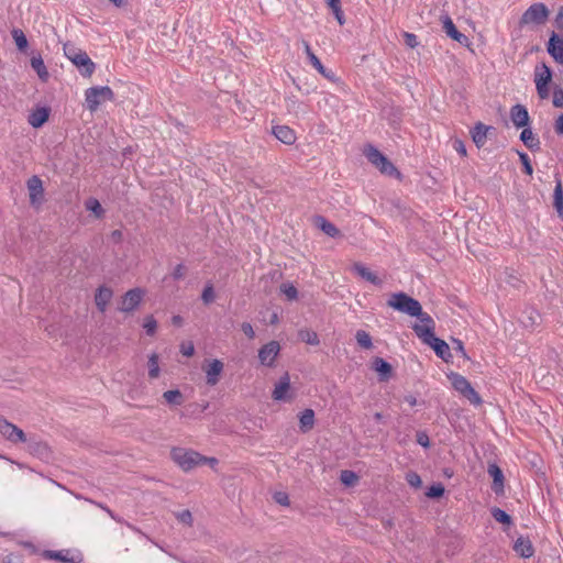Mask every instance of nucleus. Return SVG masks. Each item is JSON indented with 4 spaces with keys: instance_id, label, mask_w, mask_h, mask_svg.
<instances>
[{
    "instance_id": "nucleus-1",
    "label": "nucleus",
    "mask_w": 563,
    "mask_h": 563,
    "mask_svg": "<svg viewBox=\"0 0 563 563\" xmlns=\"http://www.w3.org/2000/svg\"><path fill=\"white\" fill-rule=\"evenodd\" d=\"M64 54L78 68L82 76L90 77L95 71V63L90 59L88 54L73 44L64 45Z\"/></svg>"
},
{
    "instance_id": "nucleus-2",
    "label": "nucleus",
    "mask_w": 563,
    "mask_h": 563,
    "mask_svg": "<svg viewBox=\"0 0 563 563\" xmlns=\"http://www.w3.org/2000/svg\"><path fill=\"white\" fill-rule=\"evenodd\" d=\"M388 306L393 309L400 311L402 313L409 314L411 317L420 316L422 312V307L418 300L412 297H409L405 292H395L388 299Z\"/></svg>"
},
{
    "instance_id": "nucleus-3",
    "label": "nucleus",
    "mask_w": 563,
    "mask_h": 563,
    "mask_svg": "<svg viewBox=\"0 0 563 563\" xmlns=\"http://www.w3.org/2000/svg\"><path fill=\"white\" fill-rule=\"evenodd\" d=\"M114 93L108 86L91 87L85 92L87 108L95 112L106 101L113 100Z\"/></svg>"
},
{
    "instance_id": "nucleus-4",
    "label": "nucleus",
    "mask_w": 563,
    "mask_h": 563,
    "mask_svg": "<svg viewBox=\"0 0 563 563\" xmlns=\"http://www.w3.org/2000/svg\"><path fill=\"white\" fill-rule=\"evenodd\" d=\"M172 459L184 471H190L201 465L202 455L196 451L177 448L172 451Z\"/></svg>"
},
{
    "instance_id": "nucleus-5",
    "label": "nucleus",
    "mask_w": 563,
    "mask_h": 563,
    "mask_svg": "<svg viewBox=\"0 0 563 563\" xmlns=\"http://www.w3.org/2000/svg\"><path fill=\"white\" fill-rule=\"evenodd\" d=\"M449 378L453 388L463 397H465L471 404L475 406L482 404V398L464 376L456 373H452L449 376Z\"/></svg>"
},
{
    "instance_id": "nucleus-6",
    "label": "nucleus",
    "mask_w": 563,
    "mask_h": 563,
    "mask_svg": "<svg viewBox=\"0 0 563 563\" xmlns=\"http://www.w3.org/2000/svg\"><path fill=\"white\" fill-rule=\"evenodd\" d=\"M364 154L368 162L376 166L380 173L388 176L399 175L396 167L376 147L372 145L367 146L364 151Z\"/></svg>"
},
{
    "instance_id": "nucleus-7",
    "label": "nucleus",
    "mask_w": 563,
    "mask_h": 563,
    "mask_svg": "<svg viewBox=\"0 0 563 563\" xmlns=\"http://www.w3.org/2000/svg\"><path fill=\"white\" fill-rule=\"evenodd\" d=\"M552 80V71L545 64H539L534 68V84L538 96L547 99L550 95L549 84Z\"/></svg>"
},
{
    "instance_id": "nucleus-8",
    "label": "nucleus",
    "mask_w": 563,
    "mask_h": 563,
    "mask_svg": "<svg viewBox=\"0 0 563 563\" xmlns=\"http://www.w3.org/2000/svg\"><path fill=\"white\" fill-rule=\"evenodd\" d=\"M272 398L275 401L290 402L295 398V391L291 387L290 376L288 373H285L279 377V379L275 383Z\"/></svg>"
},
{
    "instance_id": "nucleus-9",
    "label": "nucleus",
    "mask_w": 563,
    "mask_h": 563,
    "mask_svg": "<svg viewBox=\"0 0 563 563\" xmlns=\"http://www.w3.org/2000/svg\"><path fill=\"white\" fill-rule=\"evenodd\" d=\"M419 319V322L413 325V331L417 334V336L423 342L428 343L431 341V339L434 338L433 329H434V322L432 318L424 312H421L420 316H417Z\"/></svg>"
},
{
    "instance_id": "nucleus-10",
    "label": "nucleus",
    "mask_w": 563,
    "mask_h": 563,
    "mask_svg": "<svg viewBox=\"0 0 563 563\" xmlns=\"http://www.w3.org/2000/svg\"><path fill=\"white\" fill-rule=\"evenodd\" d=\"M0 434L13 444L27 442L24 431L4 418H0Z\"/></svg>"
},
{
    "instance_id": "nucleus-11",
    "label": "nucleus",
    "mask_w": 563,
    "mask_h": 563,
    "mask_svg": "<svg viewBox=\"0 0 563 563\" xmlns=\"http://www.w3.org/2000/svg\"><path fill=\"white\" fill-rule=\"evenodd\" d=\"M26 187L31 206L38 209L44 202V187L42 179L38 176H32L29 178Z\"/></svg>"
},
{
    "instance_id": "nucleus-12",
    "label": "nucleus",
    "mask_w": 563,
    "mask_h": 563,
    "mask_svg": "<svg viewBox=\"0 0 563 563\" xmlns=\"http://www.w3.org/2000/svg\"><path fill=\"white\" fill-rule=\"evenodd\" d=\"M280 352V344L277 341H269L258 350V361L263 366L273 367Z\"/></svg>"
},
{
    "instance_id": "nucleus-13",
    "label": "nucleus",
    "mask_w": 563,
    "mask_h": 563,
    "mask_svg": "<svg viewBox=\"0 0 563 563\" xmlns=\"http://www.w3.org/2000/svg\"><path fill=\"white\" fill-rule=\"evenodd\" d=\"M43 556L62 563H81L82 555L77 550L45 551Z\"/></svg>"
},
{
    "instance_id": "nucleus-14",
    "label": "nucleus",
    "mask_w": 563,
    "mask_h": 563,
    "mask_svg": "<svg viewBox=\"0 0 563 563\" xmlns=\"http://www.w3.org/2000/svg\"><path fill=\"white\" fill-rule=\"evenodd\" d=\"M145 295V291L141 288H134L129 290L122 298L120 303V311L122 312H131L134 309L137 308V306L141 303L143 297Z\"/></svg>"
},
{
    "instance_id": "nucleus-15",
    "label": "nucleus",
    "mask_w": 563,
    "mask_h": 563,
    "mask_svg": "<svg viewBox=\"0 0 563 563\" xmlns=\"http://www.w3.org/2000/svg\"><path fill=\"white\" fill-rule=\"evenodd\" d=\"M224 365L220 360L207 361L203 365V372L206 373L207 384L214 386L219 383L220 376L223 372Z\"/></svg>"
},
{
    "instance_id": "nucleus-16",
    "label": "nucleus",
    "mask_w": 563,
    "mask_h": 563,
    "mask_svg": "<svg viewBox=\"0 0 563 563\" xmlns=\"http://www.w3.org/2000/svg\"><path fill=\"white\" fill-rule=\"evenodd\" d=\"M548 18V10L542 3L532 4L523 14L522 21L525 23H537L544 22Z\"/></svg>"
},
{
    "instance_id": "nucleus-17",
    "label": "nucleus",
    "mask_w": 563,
    "mask_h": 563,
    "mask_svg": "<svg viewBox=\"0 0 563 563\" xmlns=\"http://www.w3.org/2000/svg\"><path fill=\"white\" fill-rule=\"evenodd\" d=\"M548 53L553 59L563 65V36L552 33L548 43Z\"/></svg>"
},
{
    "instance_id": "nucleus-18",
    "label": "nucleus",
    "mask_w": 563,
    "mask_h": 563,
    "mask_svg": "<svg viewBox=\"0 0 563 563\" xmlns=\"http://www.w3.org/2000/svg\"><path fill=\"white\" fill-rule=\"evenodd\" d=\"M441 22L443 31L449 37L461 44L467 41V37L455 27L452 19L448 14L441 16Z\"/></svg>"
},
{
    "instance_id": "nucleus-19",
    "label": "nucleus",
    "mask_w": 563,
    "mask_h": 563,
    "mask_svg": "<svg viewBox=\"0 0 563 563\" xmlns=\"http://www.w3.org/2000/svg\"><path fill=\"white\" fill-rule=\"evenodd\" d=\"M510 118L516 128H523L529 123V113L521 104H516L511 108Z\"/></svg>"
},
{
    "instance_id": "nucleus-20",
    "label": "nucleus",
    "mask_w": 563,
    "mask_h": 563,
    "mask_svg": "<svg viewBox=\"0 0 563 563\" xmlns=\"http://www.w3.org/2000/svg\"><path fill=\"white\" fill-rule=\"evenodd\" d=\"M427 344L430 347H432V350L435 352V354L440 358H442L444 362H449L451 360L452 354H451V351H450V346H449V344L445 341L434 336Z\"/></svg>"
},
{
    "instance_id": "nucleus-21",
    "label": "nucleus",
    "mask_w": 563,
    "mask_h": 563,
    "mask_svg": "<svg viewBox=\"0 0 563 563\" xmlns=\"http://www.w3.org/2000/svg\"><path fill=\"white\" fill-rule=\"evenodd\" d=\"M112 296H113V292L108 287L102 286L97 290L96 296H95V302H96L97 308L101 312H104L107 310V307H108Z\"/></svg>"
},
{
    "instance_id": "nucleus-22",
    "label": "nucleus",
    "mask_w": 563,
    "mask_h": 563,
    "mask_svg": "<svg viewBox=\"0 0 563 563\" xmlns=\"http://www.w3.org/2000/svg\"><path fill=\"white\" fill-rule=\"evenodd\" d=\"M274 135L284 144H292L296 141V134L294 130H291L287 125H276L273 128Z\"/></svg>"
},
{
    "instance_id": "nucleus-23",
    "label": "nucleus",
    "mask_w": 563,
    "mask_h": 563,
    "mask_svg": "<svg viewBox=\"0 0 563 563\" xmlns=\"http://www.w3.org/2000/svg\"><path fill=\"white\" fill-rule=\"evenodd\" d=\"M373 368L379 375L382 382L388 380L393 373L390 364L380 357L373 361Z\"/></svg>"
},
{
    "instance_id": "nucleus-24",
    "label": "nucleus",
    "mask_w": 563,
    "mask_h": 563,
    "mask_svg": "<svg viewBox=\"0 0 563 563\" xmlns=\"http://www.w3.org/2000/svg\"><path fill=\"white\" fill-rule=\"evenodd\" d=\"M514 550L516 551L517 554L526 559L531 558L534 553L532 543L530 542L529 539L523 537H520L516 540Z\"/></svg>"
},
{
    "instance_id": "nucleus-25",
    "label": "nucleus",
    "mask_w": 563,
    "mask_h": 563,
    "mask_svg": "<svg viewBox=\"0 0 563 563\" xmlns=\"http://www.w3.org/2000/svg\"><path fill=\"white\" fill-rule=\"evenodd\" d=\"M354 272L362 277L363 279L367 280L368 283L373 285H382V279L369 268L364 266L363 264H355L353 266Z\"/></svg>"
},
{
    "instance_id": "nucleus-26",
    "label": "nucleus",
    "mask_w": 563,
    "mask_h": 563,
    "mask_svg": "<svg viewBox=\"0 0 563 563\" xmlns=\"http://www.w3.org/2000/svg\"><path fill=\"white\" fill-rule=\"evenodd\" d=\"M314 426V411L312 409H305L299 415V429L306 433Z\"/></svg>"
},
{
    "instance_id": "nucleus-27",
    "label": "nucleus",
    "mask_w": 563,
    "mask_h": 563,
    "mask_svg": "<svg viewBox=\"0 0 563 563\" xmlns=\"http://www.w3.org/2000/svg\"><path fill=\"white\" fill-rule=\"evenodd\" d=\"M31 66L42 81L48 79L49 74L41 55H35L31 58Z\"/></svg>"
},
{
    "instance_id": "nucleus-28",
    "label": "nucleus",
    "mask_w": 563,
    "mask_h": 563,
    "mask_svg": "<svg viewBox=\"0 0 563 563\" xmlns=\"http://www.w3.org/2000/svg\"><path fill=\"white\" fill-rule=\"evenodd\" d=\"M489 128L483 123H477L472 131V139L477 147H482L487 140V132Z\"/></svg>"
},
{
    "instance_id": "nucleus-29",
    "label": "nucleus",
    "mask_w": 563,
    "mask_h": 563,
    "mask_svg": "<svg viewBox=\"0 0 563 563\" xmlns=\"http://www.w3.org/2000/svg\"><path fill=\"white\" fill-rule=\"evenodd\" d=\"M48 119V110L46 108H38L34 110L29 117V123L33 128L42 126Z\"/></svg>"
},
{
    "instance_id": "nucleus-30",
    "label": "nucleus",
    "mask_w": 563,
    "mask_h": 563,
    "mask_svg": "<svg viewBox=\"0 0 563 563\" xmlns=\"http://www.w3.org/2000/svg\"><path fill=\"white\" fill-rule=\"evenodd\" d=\"M488 474L493 477L494 489L496 492L500 490L504 486V475L501 470L496 464H490L488 466Z\"/></svg>"
},
{
    "instance_id": "nucleus-31",
    "label": "nucleus",
    "mask_w": 563,
    "mask_h": 563,
    "mask_svg": "<svg viewBox=\"0 0 563 563\" xmlns=\"http://www.w3.org/2000/svg\"><path fill=\"white\" fill-rule=\"evenodd\" d=\"M148 377L155 379L161 375L159 358L156 353H152L147 361Z\"/></svg>"
},
{
    "instance_id": "nucleus-32",
    "label": "nucleus",
    "mask_w": 563,
    "mask_h": 563,
    "mask_svg": "<svg viewBox=\"0 0 563 563\" xmlns=\"http://www.w3.org/2000/svg\"><path fill=\"white\" fill-rule=\"evenodd\" d=\"M163 398L169 406H180L184 402V396L178 389L165 391Z\"/></svg>"
},
{
    "instance_id": "nucleus-33",
    "label": "nucleus",
    "mask_w": 563,
    "mask_h": 563,
    "mask_svg": "<svg viewBox=\"0 0 563 563\" xmlns=\"http://www.w3.org/2000/svg\"><path fill=\"white\" fill-rule=\"evenodd\" d=\"M316 223L327 235L331 238L339 236L340 231L336 229V227L331 222L327 221L324 218L319 217Z\"/></svg>"
},
{
    "instance_id": "nucleus-34",
    "label": "nucleus",
    "mask_w": 563,
    "mask_h": 563,
    "mask_svg": "<svg viewBox=\"0 0 563 563\" xmlns=\"http://www.w3.org/2000/svg\"><path fill=\"white\" fill-rule=\"evenodd\" d=\"M11 34H12V37L14 40V43H15L18 49L20 52H25L29 46V42H27V38H26L24 32L20 29H13L11 31Z\"/></svg>"
},
{
    "instance_id": "nucleus-35",
    "label": "nucleus",
    "mask_w": 563,
    "mask_h": 563,
    "mask_svg": "<svg viewBox=\"0 0 563 563\" xmlns=\"http://www.w3.org/2000/svg\"><path fill=\"white\" fill-rule=\"evenodd\" d=\"M302 45H303L305 53H306L309 62L311 63V65L314 67V69L318 73H323V65L320 62V59L316 56V54L311 51L309 43L303 41Z\"/></svg>"
},
{
    "instance_id": "nucleus-36",
    "label": "nucleus",
    "mask_w": 563,
    "mask_h": 563,
    "mask_svg": "<svg viewBox=\"0 0 563 563\" xmlns=\"http://www.w3.org/2000/svg\"><path fill=\"white\" fill-rule=\"evenodd\" d=\"M520 140L528 146L530 150H533L539 146V140L534 136L531 129H523L520 134Z\"/></svg>"
},
{
    "instance_id": "nucleus-37",
    "label": "nucleus",
    "mask_w": 563,
    "mask_h": 563,
    "mask_svg": "<svg viewBox=\"0 0 563 563\" xmlns=\"http://www.w3.org/2000/svg\"><path fill=\"white\" fill-rule=\"evenodd\" d=\"M554 207L560 216H563V188L560 180H558L556 186L554 188Z\"/></svg>"
},
{
    "instance_id": "nucleus-38",
    "label": "nucleus",
    "mask_w": 563,
    "mask_h": 563,
    "mask_svg": "<svg viewBox=\"0 0 563 563\" xmlns=\"http://www.w3.org/2000/svg\"><path fill=\"white\" fill-rule=\"evenodd\" d=\"M85 207L88 211L93 213L96 218H101L104 213L102 206L96 198L87 199L85 202Z\"/></svg>"
},
{
    "instance_id": "nucleus-39",
    "label": "nucleus",
    "mask_w": 563,
    "mask_h": 563,
    "mask_svg": "<svg viewBox=\"0 0 563 563\" xmlns=\"http://www.w3.org/2000/svg\"><path fill=\"white\" fill-rule=\"evenodd\" d=\"M355 340H356L357 344L363 349L369 350L373 346L371 335L364 330L356 331Z\"/></svg>"
},
{
    "instance_id": "nucleus-40",
    "label": "nucleus",
    "mask_w": 563,
    "mask_h": 563,
    "mask_svg": "<svg viewBox=\"0 0 563 563\" xmlns=\"http://www.w3.org/2000/svg\"><path fill=\"white\" fill-rule=\"evenodd\" d=\"M29 450L33 453V454H37L38 456L41 457H45L48 455V449L45 444L43 443H40V442H35L33 440H30L29 441Z\"/></svg>"
},
{
    "instance_id": "nucleus-41",
    "label": "nucleus",
    "mask_w": 563,
    "mask_h": 563,
    "mask_svg": "<svg viewBox=\"0 0 563 563\" xmlns=\"http://www.w3.org/2000/svg\"><path fill=\"white\" fill-rule=\"evenodd\" d=\"M492 516L494 519L503 525H511V517L500 508H493Z\"/></svg>"
},
{
    "instance_id": "nucleus-42",
    "label": "nucleus",
    "mask_w": 563,
    "mask_h": 563,
    "mask_svg": "<svg viewBox=\"0 0 563 563\" xmlns=\"http://www.w3.org/2000/svg\"><path fill=\"white\" fill-rule=\"evenodd\" d=\"M280 291L288 300H296L298 297L297 288L291 283L282 284Z\"/></svg>"
},
{
    "instance_id": "nucleus-43",
    "label": "nucleus",
    "mask_w": 563,
    "mask_h": 563,
    "mask_svg": "<svg viewBox=\"0 0 563 563\" xmlns=\"http://www.w3.org/2000/svg\"><path fill=\"white\" fill-rule=\"evenodd\" d=\"M340 479L345 486H353L358 481V476L353 471L344 470L340 474Z\"/></svg>"
},
{
    "instance_id": "nucleus-44",
    "label": "nucleus",
    "mask_w": 563,
    "mask_h": 563,
    "mask_svg": "<svg viewBox=\"0 0 563 563\" xmlns=\"http://www.w3.org/2000/svg\"><path fill=\"white\" fill-rule=\"evenodd\" d=\"M300 339L310 345H318L319 344V338L318 334L310 330H303L299 332Z\"/></svg>"
},
{
    "instance_id": "nucleus-45",
    "label": "nucleus",
    "mask_w": 563,
    "mask_h": 563,
    "mask_svg": "<svg viewBox=\"0 0 563 563\" xmlns=\"http://www.w3.org/2000/svg\"><path fill=\"white\" fill-rule=\"evenodd\" d=\"M340 4L341 2H328L329 10L335 16L338 22L342 25L344 24V14Z\"/></svg>"
},
{
    "instance_id": "nucleus-46",
    "label": "nucleus",
    "mask_w": 563,
    "mask_h": 563,
    "mask_svg": "<svg viewBox=\"0 0 563 563\" xmlns=\"http://www.w3.org/2000/svg\"><path fill=\"white\" fill-rule=\"evenodd\" d=\"M143 328L148 335H153L156 331L157 322L152 316H148L144 319Z\"/></svg>"
},
{
    "instance_id": "nucleus-47",
    "label": "nucleus",
    "mask_w": 563,
    "mask_h": 563,
    "mask_svg": "<svg viewBox=\"0 0 563 563\" xmlns=\"http://www.w3.org/2000/svg\"><path fill=\"white\" fill-rule=\"evenodd\" d=\"M443 494H444V487L441 484H435V485L430 486L426 493V495L429 498H439V497L443 496Z\"/></svg>"
},
{
    "instance_id": "nucleus-48",
    "label": "nucleus",
    "mask_w": 563,
    "mask_h": 563,
    "mask_svg": "<svg viewBox=\"0 0 563 563\" xmlns=\"http://www.w3.org/2000/svg\"><path fill=\"white\" fill-rule=\"evenodd\" d=\"M176 518L179 522L191 526L192 525V515L189 510H181L176 514Z\"/></svg>"
},
{
    "instance_id": "nucleus-49",
    "label": "nucleus",
    "mask_w": 563,
    "mask_h": 563,
    "mask_svg": "<svg viewBox=\"0 0 563 563\" xmlns=\"http://www.w3.org/2000/svg\"><path fill=\"white\" fill-rule=\"evenodd\" d=\"M404 40L408 47L416 48L419 45V41L413 33L405 32Z\"/></svg>"
},
{
    "instance_id": "nucleus-50",
    "label": "nucleus",
    "mask_w": 563,
    "mask_h": 563,
    "mask_svg": "<svg viewBox=\"0 0 563 563\" xmlns=\"http://www.w3.org/2000/svg\"><path fill=\"white\" fill-rule=\"evenodd\" d=\"M406 479L410 486L416 488L420 487L422 483L420 476L413 472L408 473Z\"/></svg>"
},
{
    "instance_id": "nucleus-51",
    "label": "nucleus",
    "mask_w": 563,
    "mask_h": 563,
    "mask_svg": "<svg viewBox=\"0 0 563 563\" xmlns=\"http://www.w3.org/2000/svg\"><path fill=\"white\" fill-rule=\"evenodd\" d=\"M285 101L288 111L295 112L299 109V101L295 96H287Z\"/></svg>"
},
{
    "instance_id": "nucleus-52",
    "label": "nucleus",
    "mask_w": 563,
    "mask_h": 563,
    "mask_svg": "<svg viewBox=\"0 0 563 563\" xmlns=\"http://www.w3.org/2000/svg\"><path fill=\"white\" fill-rule=\"evenodd\" d=\"M180 352L183 355L190 357L195 353V346L192 342H184L180 344Z\"/></svg>"
},
{
    "instance_id": "nucleus-53",
    "label": "nucleus",
    "mask_w": 563,
    "mask_h": 563,
    "mask_svg": "<svg viewBox=\"0 0 563 563\" xmlns=\"http://www.w3.org/2000/svg\"><path fill=\"white\" fill-rule=\"evenodd\" d=\"M519 154V157H520V161L525 167V172L528 174V175H531L533 169H532V166L530 164V159H529V156L526 154V153H522V152H518Z\"/></svg>"
},
{
    "instance_id": "nucleus-54",
    "label": "nucleus",
    "mask_w": 563,
    "mask_h": 563,
    "mask_svg": "<svg viewBox=\"0 0 563 563\" xmlns=\"http://www.w3.org/2000/svg\"><path fill=\"white\" fill-rule=\"evenodd\" d=\"M274 500L282 505V506H288L289 505V497L284 492H277L274 494Z\"/></svg>"
},
{
    "instance_id": "nucleus-55",
    "label": "nucleus",
    "mask_w": 563,
    "mask_h": 563,
    "mask_svg": "<svg viewBox=\"0 0 563 563\" xmlns=\"http://www.w3.org/2000/svg\"><path fill=\"white\" fill-rule=\"evenodd\" d=\"M553 106L556 108L563 107V90L558 88L553 92Z\"/></svg>"
},
{
    "instance_id": "nucleus-56",
    "label": "nucleus",
    "mask_w": 563,
    "mask_h": 563,
    "mask_svg": "<svg viewBox=\"0 0 563 563\" xmlns=\"http://www.w3.org/2000/svg\"><path fill=\"white\" fill-rule=\"evenodd\" d=\"M213 299H214V291H213V288H212V286H207V287L203 289V292H202V300H203L206 303H209V302H211Z\"/></svg>"
},
{
    "instance_id": "nucleus-57",
    "label": "nucleus",
    "mask_w": 563,
    "mask_h": 563,
    "mask_svg": "<svg viewBox=\"0 0 563 563\" xmlns=\"http://www.w3.org/2000/svg\"><path fill=\"white\" fill-rule=\"evenodd\" d=\"M243 333L249 338V339H253L255 336V331L252 327V324L247 323V322H244L241 327Z\"/></svg>"
},
{
    "instance_id": "nucleus-58",
    "label": "nucleus",
    "mask_w": 563,
    "mask_h": 563,
    "mask_svg": "<svg viewBox=\"0 0 563 563\" xmlns=\"http://www.w3.org/2000/svg\"><path fill=\"white\" fill-rule=\"evenodd\" d=\"M417 442L424 448H428L430 444L429 437L423 432L417 434Z\"/></svg>"
},
{
    "instance_id": "nucleus-59",
    "label": "nucleus",
    "mask_w": 563,
    "mask_h": 563,
    "mask_svg": "<svg viewBox=\"0 0 563 563\" xmlns=\"http://www.w3.org/2000/svg\"><path fill=\"white\" fill-rule=\"evenodd\" d=\"M319 74L322 75L324 78L329 79L330 81H333V82L338 81L335 74L332 70H328L324 67H323V73H319Z\"/></svg>"
},
{
    "instance_id": "nucleus-60",
    "label": "nucleus",
    "mask_w": 563,
    "mask_h": 563,
    "mask_svg": "<svg viewBox=\"0 0 563 563\" xmlns=\"http://www.w3.org/2000/svg\"><path fill=\"white\" fill-rule=\"evenodd\" d=\"M453 344H454V349L461 353L463 356L466 355L465 353V349H464V345H463V342L461 340H454L453 341Z\"/></svg>"
},
{
    "instance_id": "nucleus-61",
    "label": "nucleus",
    "mask_w": 563,
    "mask_h": 563,
    "mask_svg": "<svg viewBox=\"0 0 563 563\" xmlns=\"http://www.w3.org/2000/svg\"><path fill=\"white\" fill-rule=\"evenodd\" d=\"M454 148L456 150V152H459L462 156H465L466 155V148L464 146V144L461 142V141H455L454 142Z\"/></svg>"
},
{
    "instance_id": "nucleus-62",
    "label": "nucleus",
    "mask_w": 563,
    "mask_h": 563,
    "mask_svg": "<svg viewBox=\"0 0 563 563\" xmlns=\"http://www.w3.org/2000/svg\"><path fill=\"white\" fill-rule=\"evenodd\" d=\"M555 131L558 134H563V114H561L555 121Z\"/></svg>"
},
{
    "instance_id": "nucleus-63",
    "label": "nucleus",
    "mask_w": 563,
    "mask_h": 563,
    "mask_svg": "<svg viewBox=\"0 0 563 563\" xmlns=\"http://www.w3.org/2000/svg\"><path fill=\"white\" fill-rule=\"evenodd\" d=\"M202 464H208L210 465L212 468L216 467V465L218 464V460L214 459V457H205L202 456V461H201V465Z\"/></svg>"
},
{
    "instance_id": "nucleus-64",
    "label": "nucleus",
    "mask_w": 563,
    "mask_h": 563,
    "mask_svg": "<svg viewBox=\"0 0 563 563\" xmlns=\"http://www.w3.org/2000/svg\"><path fill=\"white\" fill-rule=\"evenodd\" d=\"M555 24L560 30H563V8H561L555 18Z\"/></svg>"
}]
</instances>
